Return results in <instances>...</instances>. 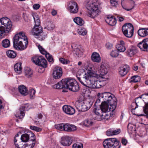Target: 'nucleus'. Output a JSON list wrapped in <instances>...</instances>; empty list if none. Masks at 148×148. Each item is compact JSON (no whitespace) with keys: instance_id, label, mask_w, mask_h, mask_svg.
<instances>
[{"instance_id":"1","label":"nucleus","mask_w":148,"mask_h":148,"mask_svg":"<svg viewBox=\"0 0 148 148\" xmlns=\"http://www.w3.org/2000/svg\"><path fill=\"white\" fill-rule=\"evenodd\" d=\"M93 72L92 69H90V70H88L87 72L84 75V77H81L82 74L79 73L78 71L77 74V77L83 85L88 87H91L92 77H94L95 75Z\"/></svg>"},{"instance_id":"2","label":"nucleus","mask_w":148,"mask_h":148,"mask_svg":"<svg viewBox=\"0 0 148 148\" xmlns=\"http://www.w3.org/2000/svg\"><path fill=\"white\" fill-rule=\"evenodd\" d=\"M12 24L10 19L4 17L0 19V39L11 31Z\"/></svg>"},{"instance_id":"3","label":"nucleus","mask_w":148,"mask_h":148,"mask_svg":"<svg viewBox=\"0 0 148 148\" xmlns=\"http://www.w3.org/2000/svg\"><path fill=\"white\" fill-rule=\"evenodd\" d=\"M81 97L75 103V106L79 111L85 112L88 110L91 107L92 103L91 102L86 101L84 102Z\"/></svg>"},{"instance_id":"4","label":"nucleus","mask_w":148,"mask_h":148,"mask_svg":"<svg viewBox=\"0 0 148 148\" xmlns=\"http://www.w3.org/2000/svg\"><path fill=\"white\" fill-rule=\"evenodd\" d=\"M104 148H120L121 143L115 138H110L105 140L103 142Z\"/></svg>"},{"instance_id":"5","label":"nucleus","mask_w":148,"mask_h":148,"mask_svg":"<svg viewBox=\"0 0 148 148\" xmlns=\"http://www.w3.org/2000/svg\"><path fill=\"white\" fill-rule=\"evenodd\" d=\"M42 32L43 29L40 25H35L31 31L32 34L40 40H42L45 38V36L44 35Z\"/></svg>"},{"instance_id":"6","label":"nucleus","mask_w":148,"mask_h":148,"mask_svg":"<svg viewBox=\"0 0 148 148\" xmlns=\"http://www.w3.org/2000/svg\"><path fill=\"white\" fill-rule=\"evenodd\" d=\"M87 8L89 10H91V11L89 12L88 14V16L92 18H94L98 15L99 10L97 3H92L88 4Z\"/></svg>"},{"instance_id":"7","label":"nucleus","mask_w":148,"mask_h":148,"mask_svg":"<svg viewBox=\"0 0 148 148\" xmlns=\"http://www.w3.org/2000/svg\"><path fill=\"white\" fill-rule=\"evenodd\" d=\"M122 30L123 34L127 37L131 38L133 35L134 28L131 23L125 24L122 26Z\"/></svg>"},{"instance_id":"8","label":"nucleus","mask_w":148,"mask_h":148,"mask_svg":"<svg viewBox=\"0 0 148 148\" xmlns=\"http://www.w3.org/2000/svg\"><path fill=\"white\" fill-rule=\"evenodd\" d=\"M93 73L95 74V75L94 77H92L91 87H95L99 88L104 86L105 84L104 82L105 81H103V79L99 77V80H96L97 78L98 77V75L94 71H93Z\"/></svg>"},{"instance_id":"9","label":"nucleus","mask_w":148,"mask_h":148,"mask_svg":"<svg viewBox=\"0 0 148 148\" xmlns=\"http://www.w3.org/2000/svg\"><path fill=\"white\" fill-rule=\"evenodd\" d=\"M66 89L74 92H77L79 89L77 83L74 79H67Z\"/></svg>"},{"instance_id":"10","label":"nucleus","mask_w":148,"mask_h":148,"mask_svg":"<svg viewBox=\"0 0 148 148\" xmlns=\"http://www.w3.org/2000/svg\"><path fill=\"white\" fill-rule=\"evenodd\" d=\"M27 37L25 36V33L23 32H21L16 34L13 37V44L14 47L16 49H19L16 45L18 43V42H20V44L21 43V41H25Z\"/></svg>"},{"instance_id":"11","label":"nucleus","mask_w":148,"mask_h":148,"mask_svg":"<svg viewBox=\"0 0 148 148\" xmlns=\"http://www.w3.org/2000/svg\"><path fill=\"white\" fill-rule=\"evenodd\" d=\"M33 62L36 64L42 67V72H43L44 68L47 66V61L42 56H35L33 58Z\"/></svg>"},{"instance_id":"12","label":"nucleus","mask_w":148,"mask_h":148,"mask_svg":"<svg viewBox=\"0 0 148 148\" xmlns=\"http://www.w3.org/2000/svg\"><path fill=\"white\" fill-rule=\"evenodd\" d=\"M123 8L127 11L131 10L134 7L135 3L132 0H121Z\"/></svg>"},{"instance_id":"13","label":"nucleus","mask_w":148,"mask_h":148,"mask_svg":"<svg viewBox=\"0 0 148 148\" xmlns=\"http://www.w3.org/2000/svg\"><path fill=\"white\" fill-rule=\"evenodd\" d=\"M21 139L22 141L26 142L29 140L33 142L34 141L36 142V136L35 134L31 132H28L27 134H23Z\"/></svg>"},{"instance_id":"14","label":"nucleus","mask_w":148,"mask_h":148,"mask_svg":"<svg viewBox=\"0 0 148 148\" xmlns=\"http://www.w3.org/2000/svg\"><path fill=\"white\" fill-rule=\"evenodd\" d=\"M99 73V76L101 78L103 79V81H106L108 79V77L107 74L108 73V70L105 67L103 64L102 63L98 70Z\"/></svg>"},{"instance_id":"15","label":"nucleus","mask_w":148,"mask_h":148,"mask_svg":"<svg viewBox=\"0 0 148 148\" xmlns=\"http://www.w3.org/2000/svg\"><path fill=\"white\" fill-rule=\"evenodd\" d=\"M63 73L62 69L60 66H56L53 69L52 76L53 79H57L60 78Z\"/></svg>"},{"instance_id":"16","label":"nucleus","mask_w":148,"mask_h":148,"mask_svg":"<svg viewBox=\"0 0 148 148\" xmlns=\"http://www.w3.org/2000/svg\"><path fill=\"white\" fill-rule=\"evenodd\" d=\"M106 101L108 105H110L113 110H115L116 108L117 102L116 98L114 95H113L107 101Z\"/></svg>"},{"instance_id":"17","label":"nucleus","mask_w":148,"mask_h":148,"mask_svg":"<svg viewBox=\"0 0 148 148\" xmlns=\"http://www.w3.org/2000/svg\"><path fill=\"white\" fill-rule=\"evenodd\" d=\"M100 108L102 112H111V114H113L114 113V110H113L111 107H109V105L107 104L106 101L102 102L101 103Z\"/></svg>"},{"instance_id":"18","label":"nucleus","mask_w":148,"mask_h":148,"mask_svg":"<svg viewBox=\"0 0 148 148\" xmlns=\"http://www.w3.org/2000/svg\"><path fill=\"white\" fill-rule=\"evenodd\" d=\"M148 96V92L136 98L135 99V103H133L131 105L132 107V112H133L135 109L138 108L139 106L141 105L142 102V97L144 96Z\"/></svg>"},{"instance_id":"19","label":"nucleus","mask_w":148,"mask_h":148,"mask_svg":"<svg viewBox=\"0 0 148 148\" xmlns=\"http://www.w3.org/2000/svg\"><path fill=\"white\" fill-rule=\"evenodd\" d=\"M138 46L142 51L148 52V38H145L139 43Z\"/></svg>"},{"instance_id":"20","label":"nucleus","mask_w":148,"mask_h":148,"mask_svg":"<svg viewBox=\"0 0 148 148\" xmlns=\"http://www.w3.org/2000/svg\"><path fill=\"white\" fill-rule=\"evenodd\" d=\"M67 79H63L53 86L54 88L56 89H66Z\"/></svg>"},{"instance_id":"21","label":"nucleus","mask_w":148,"mask_h":148,"mask_svg":"<svg viewBox=\"0 0 148 148\" xmlns=\"http://www.w3.org/2000/svg\"><path fill=\"white\" fill-rule=\"evenodd\" d=\"M69 5L70 12L71 13L75 14L77 12L79 7L76 2L73 1H70L69 3Z\"/></svg>"},{"instance_id":"22","label":"nucleus","mask_w":148,"mask_h":148,"mask_svg":"<svg viewBox=\"0 0 148 148\" xmlns=\"http://www.w3.org/2000/svg\"><path fill=\"white\" fill-rule=\"evenodd\" d=\"M72 141L71 138L69 136L62 137L60 139V143L64 146H69L72 144Z\"/></svg>"},{"instance_id":"23","label":"nucleus","mask_w":148,"mask_h":148,"mask_svg":"<svg viewBox=\"0 0 148 148\" xmlns=\"http://www.w3.org/2000/svg\"><path fill=\"white\" fill-rule=\"evenodd\" d=\"M64 112L66 114L69 115H73L75 112V109L70 106L65 105L62 107Z\"/></svg>"},{"instance_id":"24","label":"nucleus","mask_w":148,"mask_h":148,"mask_svg":"<svg viewBox=\"0 0 148 148\" xmlns=\"http://www.w3.org/2000/svg\"><path fill=\"white\" fill-rule=\"evenodd\" d=\"M130 70L129 66L125 65L119 67V73L121 76H124L127 74L128 71Z\"/></svg>"},{"instance_id":"25","label":"nucleus","mask_w":148,"mask_h":148,"mask_svg":"<svg viewBox=\"0 0 148 148\" xmlns=\"http://www.w3.org/2000/svg\"><path fill=\"white\" fill-rule=\"evenodd\" d=\"M137 53L136 48L133 46H131L125 52L126 55L129 57H132Z\"/></svg>"},{"instance_id":"26","label":"nucleus","mask_w":148,"mask_h":148,"mask_svg":"<svg viewBox=\"0 0 148 148\" xmlns=\"http://www.w3.org/2000/svg\"><path fill=\"white\" fill-rule=\"evenodd\" d=\"M64 130L67 132H71L75 131L76 130V127L73 125L66 123L64 124Z\"/></svg>"},{"instance_id":"27","label":"nucleus","mask_w":148,"mask_h":148,"mask_svg":"<svg viewBox=\"0 0 148 148\" xmlns=\"http://www.w3.org/2000/svg\"><path fill=\"white\" fill-rule=\"evenodd\" d=\"M121 132L120 129H115L114 128L110 129L106 132V134L108 136L117 135L119 134Z\"/></svg>"},{"instance_id":"28","label":"nucleus","mask_w":148,"mask_h":148,"mask_svg":"<svg viewBox=\"0 0 148 148\" xmlns=\"http://www.w3.org/2000/svg\"><path fill=\"white\" fill-rule=\"evenodd\" d=\"M106 21L110 25L112 26L115 25L116 23V20L113 16H108L106 18Z\"/></svg>"},{"instance_id":"29","label":"nucleus","mask_w":148,"mask_h":148,"mask_svg":"<svg viewBox=\"0 0 148 148\" xmlns=\"http://www.w3.org/2000/svg\"><path fill=\"white\" fill-rule=\"evenodd\" d=\"M28 41L27 39H25L24 41H21V43L18 42L16 45L19 49H16L18 50H23L25 49L27 46Z\"/></svg>"},{"instance_id":"30","label":"nucleus","mask_w":148,"mask_h":148,"mask_svg":"<svg viewBox=\"0 0 148 148\" xmlns=\"http://www.w3.org/2000/svg\"><path fill=\"white\" fill-rule=\"evenodd\" d=\"M117 50L120 52H124L126 50L125 43L123 40H120L118 44L116 45Z\"/></svg>"},{"instance_id":"31","label":"nucleus","mask_w":148,"mask_h":148,"mask_svg":"<svg viewBox=\"0 0 148 148\" xmlns=\"http://www.w3.org/2000/svg\"><path fill=\"white\" fill-rule=\"evenodd\" d=\"M113 95L110 92H105L101 93H98L97 96L100 97L99 98L101 97L104 99L103 100L104 101H106L109 99V98H110Z\"/></svg>"},{"instance_id":"32","label":"nucleus","mask_w":148,"mask_h":148,"mask_svg":"<svg viewBox=\"0 0 148 148\" xmlns=\"http://www.w3.org/2000/svg\"><path fill=\"white\" fill-rule=\"evenodd\" d=\"M92 61L94 62L99 63L100 62L101 58L99 54L96 52H93L91 56Z\"/></svg>"},{"instance_id":"33","label":"nucleus","mask_w":148,"mask_h":148,"mask_svg":"<svg viewBox=\"0 0 148 148\" xmlns=\"http://www.w3.org/2000/svg\"><path fill=\"white\" fill-rule=\"evenodd\" d=\"M138 34L141 37H145L148 35V28L140 29L138 31Z\"/></svg>"},{"instance_id":"34","label":"nucleus","mask_w":148,"mask_h":148,"mask_svg":"<svg viewBox=\"0 0 148 148\" xmlns=\"http://www.w3.org/2000/svg\"><path fill=\"white\" fill-rule=\"evenodd\" d=\"M25 75L27 78L31 77L32 76L33 71L29 67H25L24 69Z\"/></svg>"},{"instance_id":"35","label":"nucleus","mask_w":148,"mask_h":148,"mask_svg":"<svg viewBox=\"0 0 148 148\" xmlns=\"http://www.w3.org/2000/svg\"><path fill=\"white\" fill-rule=\"evenodd\" d=\"M18 89L19 92L22 95H26L27 94V90L25 86L22 85H21L18 86Z\"/></svg>"},{"instance_id":"36","label":"nucleus","mask_w":148,"mask_h":148,"mask_svg":"<svg viewBox=\"0 0 148 148\" xmlns=\"http://www.w3.org/2000/svg\"><path fill=\"white\" fill-rule=\"evenodd\" d=\"M35 144V142L34 141L32 143H30L29 144H26L22 145L21 144H19V145H17V148H33Z\"/></svg>"},{"instance_id":"37","label":"nucleus","mask_w":148,"mask_h":148,"mask_svg":"<svg viewBox=\"0 0 148 148\" xmlns=\"http://www.w3.org/2000/svg\"><path fill=\"white\" fill-rule=\"evenodd\" d=\"M103 114L99 116V117L97 119L98 121H100L101 120H108L110 118V116L107 114L106 112H102Z\"/></svg>"},{"instance_id":"38","label":"nucleus","mask_w":148,"mask_h":148,"mask_svg":"<svg viewBox=\"0 0 148 148\" xmlns=\"http://www.w3.org/2000/svg\"><path fill=\"white\" fill-rule=\"evenodd\" d=\"M74 22L77 24L79 25H82L84 23L83 20L79 17H76L73 19Z\"/></svg>"},{"instance_id":"39","label":"nucleus","mask_w":148,"mask_h":148,"mask_svg":"<svg viewBox=\"0 0 148 148\" xmlns=\"http://www.w3.org/2000/svg\"><path fill=\"white\" fill-rule=\"evenodd\" d=\"M14 69L16 72L20 73L22 70L21 64L18 63L14 65Z\"/></svg>"},{"instance_id":"40","label":"nucleus","mask_w":148,"mask_h":148,"mask_svg":"<svg viewBox=\"0 0 148 148\" xmlns=\"http://www.w3.org/2000/svg\"><path fill=\"white\" fill-rule=\"evenodd\" d=\"M8 56L11 58H14L16 56V53L13 50H9L6 52Z\"/></svg>"},{"instance_id":"41","label":"nucleus","mask_w":148,"mask_h":148,"mask_svg":"<svg viewBox=\"0 0 148 148\" xmlns=\"http://www.w3.org/2000/svg\"><path fill=\"white\" fill-rule=\"evenodd\" d=\"M25 115V112L22 111V109H20L19 111L17 112L15 114L16 117L20 119L23 118Z\"/></svg>"},{"instance_id":"42","label":"nucleus","mask_w":148,"mask_h":148,"mask_svg":"<svg viewBox=\"0 0 148 148\" xmlns=\"http://www.w3.org/2000/svg\"><path fill=\"white\" fill-rule=\"evenodd\" d=\"M93 112L97 115L99 117V116L102 113L101 108H98L97 107L95 106L93 110Z\"/></svg>"},{"instance_id":"43","label":"nucleus","mask_w":148,"mask_h":148,"mask_svg":"<svg viewBox=\"0 0 148 148\" xmlns=\"http://www.w3.org/2000/svg\"><path fill=\"white\" fill-rule=\"evenodd\" d=\"M2 45L4 48H7L10 46V40L7 39L3 40L2 42Z\"/></svg>"},{"instance_id":"44","label":"nucleus","mask_w":148,"mask_h":148,"mask_svg":"<svg viewBox=\"0 0 148 148\" xmlns=\"http://www.w3.org/2000/svg\"><path fill=\"white\" fill-rule=\"evenodd\" d=\"M34 21L35 23V25H40V21L39 18L38 16L36 14H33V15Z\"/></svg>"},{"instance_id":"45","label":"nucleus","mask_w":148,"mask_h":148,"mask_svg":"<svg viewBox=\"0 0 148 148\" xmlns=\"http://www.w3.org/2000/svg\"><path fill=\"white\" fill-rule=\"evenodd\" d=\"M73 52L74 53L76 54L78 57L80 56L82 52V51L80 49L77 48L74 49L73 50Z\"/></svg>"},{"instance_id":"46","label":"nucleus","mask_w":148,"mask_h":148,"mask_svg":"<svg viewBox=\"0 0 148 148\" xmlns=\"http://www.w3.org/2000/svg\"><path fill=\"white\" fill-rule=\"evenodd\" d=\"M119 54V51L117 50H112L110 53V55L113 58L118 57Z\"/></svg>"},{"instance_id":"47","label":"nucleus","mask_w":148,"mask_h":148,"mask_svg":"<svg viewBox=\"0 0 148 148\" xmlns=\"http://www.w3.org/2000/svg\"><path fill=\"white\" fill-rule=\"evenodd\" d=\"M31 108V106L29 104H26L22 106L20 108L24 112L25 110L27 111L29 110Z\"/></svg>"},{"instance_id":"48","label":"nucleus","mask_w":148,"mask_h":148,"mask_svg":"<svg viewBox=\"0 0 148 148\" xmlns=\"http://www.w3.org/2000/svg\"><path fill=\"white\" fill-rule=\"evenodd\" d=\"M93 123V122L90 119H86L84 121V125L86 126H89L91 125Z\"/></svg>"},{"instance_id":"49","label":"nucleus","mask_w":148,"mask_h":148,"mask_svg":"<svg viewBox=\"0 0 148 148\" xmlns=\"http://www.w3.org/2000/svg\"><path fill=\"white\" fill-rule=\"evenodd\" d=\"M64 124L61 123L60 124L55 125V127L56 129L62 131L64 130Z\"/></svg>"},{"instance_id":"50","label":"nucleus","mask_w":148,"mask_h":148,"mask_svg":"<svg viewBox=\"0 0 148 148\" xmlns=\"http://www.w3.org/2000/svg\"><path fill=\"white\" fill-rule=\"evenodd\" d=\"M140 80V77L138 76H134L131 77V81L133 82H137Z\"/></svg>"},{"instance_id":"51","label":"nucleus","mask_w":148,"mask_h":148,"mask_svg":"<svg viewBox=\"0 0 148 148\" xmlns=\"http://www.w3.org/2000/svg\"><path fill=\"white\" fill-rule=\"evenodd\" d=\"M87 31L86 29L84 28H81L79 30L78 33L80 35L84 36L87 34Z\"/></svg>"},{"instance_id":"52","label":"nucleus","mask_w":148,"mask_h":148,"mask_svg":"<svg viewBox=\"0 0 148 148\" xmlns=\"http://www.w3.org/2000/svg\"><path fill=\"white\" fill-rule=\"evenodd\" d=\"M45 56L47 60L49 62L51 63H53V58L52 55H50L49 53H48Z\"/></svg>"},{"instance_id":"53","label":"nucleus","mask_w":148,"mask_h":148,"mask_svg":"<svg viewBox=\"0 0 148 148\" xmlns=\"http://www.w3.org/2000/svg\"><path fill=\"white\" fill-rule=\"evenodd\" d=\"M59 60L61 63L63 64H69L70 62V61L69 60L62 58H60Z\"/></svg>"},{"instance_id":"54","label":"nucleus","mask_w":148,"mask_h":148,"mask_svg":"<svg viewBox=\"0 0 148 148\" xmlns=\"http://www.w3.org/2000/svg\"><path fill=\"white\" fill-rule=\"evenodd\" d=\"M38 47L40 51L42 54L45 55L48 53L47 51L40 45H38Z\"/></svg>"},{"instance_id":"55","label":"nucleus","mask_w":148,"mask_h":148,"mask_svg":"<svg viewBox=\"0 0 148 148\" xmlns=\"http://www.w3.org/2000/svg\"><path fill=\"white\" fill-rule=\"evenodd\" d=\"M30 128L31 130L35 131L37 132H40L42 131V129L40 128L34 126H30Z\"/></svg>"},{"instance_id":"56","label":"nucleus","mask_w":148,"mask_h":148,"mask_svg":"<svg viewBox=\"0 0 148 148\" xmlns=\"http://www.w3.org/2000/svg\"><path fill=\"white\" fill-rule=\"evenodd\" d=\"M143 111L147 115V117L148 118V103H146L144 107H143Z\"/></svg>"},{"instance_id":"57","label":"nucleus","mask_w":148,"mask_h":148,"mask_svg":"<svg viewBox=\"0 0 148 148\" xmlns=\"http://www.w3.org/2000/svg\"><path fill=\"white\" fill-rule=\"evenodd\" d=\"M83 147V144L79 143H75L72 146L73 148H82Z\"/></svg>"},{"instance_id":"58","label":"nucleus","mask_w":148,"mask_h":148,"mask_svg":"<svg viewBox=\"0 0 148 148\" xmlns=\"http://www.w3.org/2000/svg\"><path fill=\"white\" fill-rule=\"evenodd\" d=\"M55 27L54 24L50 22L48 23L47 28L48 30H50L54 29Z\"/></svg>"},{"instance_id":"59","label":"nucleus","mask_w":148,"mask_h":148,"mask_svg":"<svg viewBox=\"0 0 148 148\" xmlns=\"http://www.w3.org/2000/svg\"><path fill=\"white\" fill-rule=\"evenodd\" d=\"M36 93L35 90L34 89H29V94L31 97H34L35 96V94Z\"/></svg>"},{"instance_id":"60","label":"nucleus","mask_w":148,"mask_h":148,"mask_svg":"<svg viewBox=\"0 0 148 148\" xmlns=\"http://www.w3.org/2000/svg\"><path fill=\"white\" fill-rule=\"evenodd\" d=\"M117 0H110V3L113 6H116L118 4Z\"/></svg>"},{"instance_id":"61","label":"nucleus","mask_w":148,"mask_h":148,"mask_svg":"<svg viewBox=\"0 0 148 148\" xmlns=\"http://www.w3.org/2000/svg\"><path fill=\"white\" fill-rule=\"evenodd\" d=\"M106 47L107 49H110L112 48L113 45L109 42H108L106 44Z\"/></svg>"},{"instance_id":"62","label":"nucleus","mask_w":148,"mask_h":148,"mask_svg":"<svg viewBox=\"0 0 148 148\" xmlns=\"http://www.w3.org/2000/svg\"><path fill=\"white\" fill-rule=\"evenodd\" d=\"M40 7V5L38 3L35 4L33 5V8L36 10H37L39 9Z\"/></svg>"},{"instance_id":"63","label":"nucleus","mask_w":148,"mask_h":148,"mask_svg":"<svg viewBox=\"0 0 148 148\" xmlns=\"http://www.w3.org/2000/svg\"><path fill=\"white\" fill-rule=\"evenodd\" d=\"M127 128L128 132L131 131L133 130V127L131 124H129L128 125Z\"/></svg>"},{"instance_id":"64","label":"nucleus","mask_w":148,"mask_h":148,"mask_svg":"<svg viewBox=\"0 0 148 148\" xmlns=\"http://www.w3.org/2000/svg\"><path fill=\"white\" fill-rule=\"evenodd\" d=\"M121 142L124 145H126L127 143V141L125 138H122Z\"/></svg>"}]
</instances>
